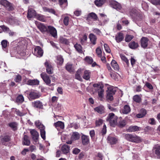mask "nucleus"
<instances>
[{
  "label": "nucleus",
  "instance_id": "dca6fc26",
  "mask_svg": "<svg viewBox=\"0 0 160 160\" xmlns=\"http://www.w3.org/2000/svg\"><path fill=\"white\" fill-rule=\"evenodd\" d=\"M36 15V12L34 9L30 8L28 9L27 16L28 18L31 19Z\"/></svg>",
  "mask_w": 160,
  "mask_h": 160
},
{
  "label": "nucleus",
  "instance_id": "6e6d98bb",
  "mask_svg": "<svg viewBox=\"0 0 160 160\" xmlns=\"http://www.w3.org/2000/svg\"><path fill=\"white\" fill-rule=\"evenodd\" d=\"M94 110L98 112L101 114L103 110V107L100 106L98 107L95 108Z\"/></svg>",
  "mask_w": 160,
  "mask_h": 160
},
{
  "label": "nucleus",
  "instance_id": "774afa93",
  "mask_svg": "<svg viewBox=\"0 0 160 160\" xmlns=\"http://www.w3.org/2000/svg\"><path fill=\"white\" fill-rule=\"evenodd\" d=\"M92 31L97 35H100V34L101 33V31L97 28H94L92 30Z\"/></svg>",
  "mask_w": 160,
  "mask_h": 160
},
{
  "label": "nucleus",
  "instance_id": "69168bd1",
  "mask_svg": "<svg viewBox=\"0 0 160 160\" xmlns=\"http://www.w3.org/2000/svg\"><path fill=\"white\" fill-rule=\"evenodd\" d=\"M0 27L2 29L3 32L9 31V28L5 26V25H1L0 26Z\"/></svg>",
  "mask_w": 160,
  "mask_h": 160
},
{
  "label": "nucleus",
  "instance_id": "4c0bfd02",
  "mask_svg": "<svg viewBox=\"0 0 160 160\" xmlns=\"http://www.w3.org/2000/svg\"><path fill=\"white\" fill-rule=\"evenodd\" d=\"M59 41V42L62 44L68 45L69 43V41H68V40L66 38L62 37H60Z\"/></svg>",
  "mask_w": 160,
  "mask_h": 160
},
{
  "label": "nucleus",
  "instance_id": "ddd939ff",
  "mask_svg": "<svg viewBox=\"0 0 160 160\" xmlns=\"http://www.w3.org/2000/svg\"><path fill=\"white\" fill-rule=\"evenodd\" d=\"M91 19L95 21L98 20V18L97 15L93 12L89 13L86 17V20L88 21H89Z\"/></svg>",
  "mask_w": 160,
  "mask_h": 160
},
{
  "label": "nucleus",
  "instance_id": "f257e3e1",
  "mask_svg": "<svg viewBox=\"0 0 160 160\" xmlns=\"http://www.w3.org/2000/svg\"><path fill=\"white\" fill-rule=\"evenodd\" d=\"M125 138L129 141L136 143H140L142 141L140 137L135 134H126L125 135Z\"/></svg>",
  "mask_w": 160,
  "mask_h": 160
},
{
  "label": "nucleus",
  "instance_id": "423d86ee",
  "mask_svg": "<svg viewBox=\"0 0 160 160\" xmlns=\"http://www.w3.org/2000/svg\"><path fill=\"white\" fill-rule=\"evenodd\" d=\"M47 32L49 33L54 38H57V31L53 26H48Z\"/></svg>",
  "mask_w": 160,
  "mask_h": 160
},
{
  "label": "nucleus",
  "instance_id": "e433bc0d",
  "mask_svg": "<svg viewBox=\"0 0 160 160\" xmlns=\"http://www.w3.org/2000/svg\"><path fill=\"white\" fill-rule=\"evenodd\" d=\"M106 0H95L94 3L98 7H101L106 2Z\"/></svg>",
  "mask_w": 160,
  "mask_h": 160
},
{
  "label": "nucleus",
  "instance_id": "9b49d317",
  "mask_svg": "<svg viewBox=\"0 0 160 160\" xmlns=\"http://www.w3.org/2000/svg\"><path fill=\"white\" fill-rule=\"evenodd\" d=\"M38 28L42 33L47 32L48 29V26L45 25L44 24L39 22L37 25Z\"/></svg>",
  "mask_w": 160,
  "mask_h": 160
},
{
  "label": "nucleus",
  "instance_id": "37998d69",
  "mask_svg": "<svg viewBox=\"0 0 160 160\" xmlns=\"http://www.w3.org/2000/svg\"><path fill=\"white\" fill-rule=\"evenodd\" d=\"M126 124V121L123 119L120 121L118 124V126L120 128H122L124 127Z\"/></svg>",
  "mask_w": 160,
  "mask_h": 160
},
{
  "label": "nucleus",
  "instance_id": "49530a36",
  "mask_svg": "<svg viewBox=\"0 0 160 160\" xmlns=\"http://www.w3.org/2000/svg\"><path fill=\"white\" fill-rule=\"evenodd\" d=\"M134 36L132 35L126 34L125 38V41L126 42H129L131 41L133 38Z\"/></svg>",
  "mask_w": 160,
  "mask_h": 160
},
{
  "label": "nucleus",
  "instance_id": "20e7f679",
  "mask_svg": "<svg viewBox=\"0 0 160 160\" xmlns=\"http://www.w3.org/2000/svg\"><path fill=\"white\" fill-rule=\"evenodd\" d=\"M116 90L113 87H108V90L107 91V98L110 101H112L113 99V95L115 94Z\"/></svg>",
  "mask_w": 160,
  "mask_h": 160
},
{
  "label": "nucleus",
  "instance_id": "393cba45",
  "mask_svg": "<svg viewBox=\"0 0 160 160\" xmlns=\"http://www.w3.org/2000/svg\"><path fill=\"white\" fill-rule=\"evenodd\" d=\"M43 11L45 12H48L51 13L53 14L56 16L58 15L55 10L52 8H50L47 7H43L42 8Z\"/></svg>",
  "mask_w": 160,
  "mask_h": 160
},
{
  "label": "nucleus",
  "instance_id": "f3484780",
  "mask_svg": "<svg viewBox=\"0 0 160 160\" xmlns=\"http://www.w3.org/2000/svg\"><path fill=\"white\" fill-rule=\"evenodd\" d=\"M89 38L91 43L93 45H95L96 44L97 38L94 34L92 33H90L89 36Z\"/></svg>",
  "mask_w": 160,
  "mask_h": 160
},
{
  "label": "nucleus",
  "instance_id": "13d9d810",
  "mask_svg": "<svg viewBox=\"0 0 160 160\" xmlns=\"http://www.w3.org/2000/svg\"><path fill=\"white\" fill-rule=\"evenodd\" d=\"M69 17L68 16L65 17L63 20V22L65 26H67L68 25Z\"/></svg>",
  "mask_w": 160,
  "mask_h": 160
},
{
  "label": "nucleus",
  "instance_id": "09e8293b",
  "mask_svg": "<svg viewBox=\"0 0 160 160\" xmlns=\"http://www.w3.org/2000/svg\"><path fill=\"white\" fill-rule=\"evenodd\" d=\"M96 53L98 57H101L102 56V52L101 47H98L96 50Z\"/></svg>",
  "mask_w": 160,
  "mask_h": 160
},
{
  "label": "nucleus",
  "instance_id": "3c124183",
  "mask_svg": "<svg viewBox=\"0 0 160 160\" xmlns=\"http://www.w3.org/2000/svg\"><path fill=\"white\" fill-rule=\"evenodd\" d=\"M152 128L151 127L147 126L144 129V132L146 134H148L152 131Z\"/></svg>",
  "mask_w": 160,
  "mask_h": 160
},
{
  "label": "nucleus",
  "instance_id": "cd10ccee",
  "mask_svg": "<svg viewBox=\"0 0 160 160\" xmlns=\"http://www.w3.org/2000/svg\"><path fill=\"white\" fill-rule=\"evenodd\" d=\"M122 111L123 114H127L131 111V108L128 105H126L124 106Z\"/></svg>",
  "mask_w": 160,
  "mask_h": 160
},
{
  "label": "nucleus",
  "instance_id": "0e129e2a",
  "mask_svg": "<svg viewBox=\"0 0 160 160\" xmlns=\"http://www.w3.org/2000/svg\"><path fill=\"white\" fill-rule=\"evenodd\" d=\"M104 90L103 88L100 89V91H98V96L99 98H102L103 96Z\"/></svg>",
  "mask_w": 160,
  "mask_h": 160
},
{
  "label": "nucleus",
  "instance_id": "680f3d73",
  "mask_svg": "<svg viewBox=\"0 0 160 160\" xmlns=\"http://www.w3.org/2000/svg\"><path fill=\"white\" fill-rule=\"evenodd\" d=\"M93 86L95 88H98L99 89H102L103 88V85L100 84V83H94L93 85Z\"/></svg>",
  "mask_w": 160,
  "mask_h": 160
},
{
  "label": "nucleus",
  "instance_id": "338daca9",
  "mask_svg": "<svg viewBox=\"0 0 160 160\" xmlns=\"http://www.w3.org/2000/svg\"><path fill=\"white\" fill-rule=\"evenodd\" d=\"M151 3L154 5H160V0H150Z\"/></svg>",
  "mask_w": 160,
  "mask_h": 160
},
{
  "label": "nucleus",
  "instance_id": "a878e982",
  "mask_svg": "<svg viewBox=\"0 0 160 160\" xmlns=\"http://www.w3.org/2000/svg\"><path fill=\"white\" fill-rule=\"evenodd\" d=\"M65 68L67 71L70 73L74 72V68L72 64L67 63L66 65Z\"/></svg>",
  "mask_w": 160,
  "mask_h": 160
},
{
  "label": "nucleus",
  "instance_id": "c03bdc74",
  "mask_svg": "<svg viewBox=\"0 0 160 160\" xmlns=\"http://www.w3.org/2000/svg\"><path fill=\"white\" fill-rule=\"evenodd\" d=\"M143 18V15L139 13L138 12L136 15V17H135V19H133L135 20H137L138 21L141 20Z\"/></svg>",
  "mask_w": 160,
  "mask_h": 160
},
{
  "label": "nucleus",
  "instance_id": "bb28decb",
  "mask_svg": "<svg viewBox=\"0 0 160 160\" xmlns=\"http://www.w3.org/2000/svg\"><path fill=\"white\" fill-rule=\"evenodd\" d=\"M70 147L68 145L64 144L61 147V150L64 154H67L69 152Z\"/></svg>",
  "mask_w": 160,
  "mask_h": 160
},
{
  "label": "nucleus",
  "instance_id": "603ef678",
  "mask_svg": "<svg viewBox=\"0 0 160 160\" xmlns=\"http://www.w3.org/2000/svg\"><path fill=\"white\" fill-rule=\"evenodd\" d=\"M9 126L14 130L17 129V124L16 122H13L10 123L9 124Z\"/></svg>",
  "mask_w": 160,
  "mask_h": 160
},
{
  "label": "nucleus",
  "instance_id": "4be33fe9",
  "mask_svg": "<svg viewBox=\"0 0 160 160\" xmlns=\"http://www.w3.org/2000/svg\"><path fill=\"white\" fill-rule=\"evenodd\" d=\"M82 144L83 145H88L89 142V139L88 136L82 135Z\"/></svg>",
  "mask_w": 160,
  "mask_h": 160
},
{
  "label": "nucleus",
  "instance_id": "72a5a7b5",
  "mask_svg": "<svg viewBox=\"0 0 160 160\" xmlns=\"http://www.w3.org/2000/svg\"><path fill=\"white\" fill-rule=\"evenodd\" d=\"M57 64L59 65H62L64 59L61 55H58L56 58Z\"/></svg>",
  "mask_w": 160,
  "mask_h": 160
},
{
  "label": "nucleus",
  "instance_id": "2eb2a0df",
  "mask_svg": "<svg viewBox=\"0 0 160 160\" xmlns=\"http://www.w3.org/2000/svg\"><path fill=\"white\" fill-rule=\"evenodd\" d=\"M110 4L112 7L118 11L120 10L122 8V7L120 4L117 2L112 1L111 2Z\"/></svg>",
  "mask_w": 160,
  "mask_h": 160
},
{
  "label": "nucleus",
  "instance_id": "f704fd0d",
  "mask_svg": "<svg viewBox=\"0 0 160 160\" xmlns=\"http://www.w3.org/2000/svg\"><path fill=\"white\" fill-rule=\"evenodd\" d=\"M111 65L112 68L115 70L118 71L119 70V66L117 62L114 60H112L111 62Z\"/></svg>",
  "mask_w": 160,
  "mask_h": 160
},
{
  "label": "nucleus",
  "instance_id": "8fccbe9b",
  "mask_svg": "<svg viewBox=\"0 0 160 160\" xmlns=\"http://www.w3.org/2000/svg\"><path fill=\"white\" fill-rule=\"evenodd\" d=\"M103 123V120L101 119H99L95 121V125L97 127H99Z\"/></svg>",
  "mask_w": 160,
  "mask_h": 160
},
{
  "label": "nucleus",
  "instance_id": "ea45409f",
  "mask_svg": "<svg viewBox=\"0 0 160 160\" xmlns=\"http://www.w3.org/2000/svg\"><path fill=\"white\" fill-rule=\"evenodd\" d=\"M36 18L37 20L41 21L42 22H45L46 21L45 16L43 15L38 14L36 16Z\"/></svg>",
  "mask_w": 160,
  "mask_h": 160
},
{
  "label": "nucleus",
  "instance_id": "0eeeda50",
  "mask_svg": "<svg viewBox=\"0 0 160 160\" xmlns=\"http://www.w3.org/2000/svg\"><path fill=\"white\" fill-rule=\"evenodd\" d=\"M43 51L41 47L39 46H36L34 49V55L38 57H41L43 56Z\"/></svg>",
  "mask_w": 160,
  "mask_h": 160
},
{
  "label": "nucleus",
  "instance_id": "e2e57ef3",
  "mask_svg": "<svg viewBox=\"0 0 160 160\" xmlns=\"http://www.w3.org/2000/svg\"><path fill=\"white\" fill-rule=\"evenodd\" d=\"M104 47L105 51L108 53H110L111 50L110 49L108 45L107 44H104Z\"/></svg>",
  "mask_w": 160,
  "mask_h": 160
},
{
  "label": "nucleus",
  "instance_id": "c756f323",
  "mask_svg": "<svg viewBox=\"0 0 160 160\" xmlns=\"http://www.w3.org/2000/svg\"><path fill=\"white\" fill-rule=\"evenodd\" d=\"M129 48L132 49L137 48L139 46L138 43L135 41H132L128 44Z\"/></svg>",
  "mask_w": 160,
  "mask_h": 160
},
{
  "label": "nucleus",
  "instance_id": "b1692460",
  "mask_svg": "<svg viewBox=\"0 0 160 160\" xmlns=\"http://www.w3.org/2000/svg\"><path fill=\"white\" fill-rule=\"evenodd\" d=\"M43 11L45 12H48L51 13L53 14L56 16L58 15L55 10L52 8H50L47 7H43L42 8Z\"/></svg>",
  "mask_w": 160,
  "mask_h": 160
},
{
  "label": "nucleus",
  "instance_id": "864d4df0",
  "mask_svg": "<svg viewBox=\"0 0 160 160\" xmlns=\"http://www.w3.org/2000/svg\"><path fill=\"white\" fill-rule=\"evenodd\" d=\"M87 38V35L85 34H84L82 38L80 39V42L82 44H84L85 42H86Z\"/></svg>",
  "mask_w": 160,
  "mask_h": 160
},
{
  "label": "nucleus",
  "instance_id": "79ce46f5",
  "mask_svg": "<svg viewBox=\"0 0 160 160\" xmlns=\"http://www.w3.org/2000/svg\"><path fill=\"white\" fill-rule=\"evenodd\" d=\"M74 46L76 50L78 52L80 53H83V51L82 50V47L80 44L77 43L74 45Z\"/></svg>",
  "mask_w": 160,
  "mask_h": 160
},
{
  "label": "nucleus",
  "instance_id": "5701e85b",
  "mask_svg": "<svg viewBox=\"0 0 160 160\" xmlns=\"http://www.w3.org/2000/svg\"><path fill=\"white\" fill-rule=\"evenodd\" d=\"M123 39V34L121 32H119L115 36V40L116 42L118 43L122 41Z\"/></svg>",
  "mask_w": 160,
  "mask_h": 160
},
{
  "label": "nucleus",
  "instance_id": "39448f33",
  "mask_svg": "<svg viewBox=\"0 0 160 160\" xmlns=\"http://www.w3.org/2000/svg\"><path fill=\"white\" fill-rule=\"evenodd\" d=\"M0 4L5 7L8 11H12L14 9L12 4L6 0H0Z\"/></svg>",
  "mask_w": 160,
  "mask_h": 160
},
{
  "label": "nucleus",
  "instance_id": "412c9836",
  "mask_svg": "<svg viewBox=\"0 0 160 160\" xmlns=\"http://www.w3.org/2000/svg\"><path fill=\"white\" fill-rule=\"evenodd\" d=\"M107 140L111 145L116 144L118 141L117 139L115 137L110 135L108 136Z\"/></svg>",
  "mask_w": 160,
  "mask_h": 160
},
{
  "label": "nucleus",
  "instance_id": "a19ab883",
  "mask_svg": "<svg viewBox=\"0 0 160 160\" xmlns=\"http://www.w3.org/2000/svg\"><path fill=\"white\" fill-rule=\"evenodd\" d=\"M82 71L81 69H78L76 72L75 75V78L81 81L82 79V78L80 76V74H81Z\"/></svg>",
  "mask_w": 160,
  "mask_h": 160
},
{
  "label": "nucleus",
  "instance_id": "2f4dec72",
  "mask_svg": "<svg viewBox=\"0 0 160 160\" xmlns=\"http://www.w3.org/2000/svg\"><path fill=\"white\" fill-rule=\"evenodd\" d=\"M54 126L56 128L59 127L60 128L63 129L64 128V123L62 121H58L54 123Z\"/></svg>",
  "mask_w": 160,
  "mask_h": 160
},
{
  "label": "nucleus",
  "instance_id": "7ed1b4c3",
  "mask_svg": "<svg viewBox=\"0 0 160 160\" xmlns=\"http://www.w3.org/2000/svg\"><path fill=\"white\" fill-rule=\"evenodd\" d=\"M41 95L36 90L30 91L28 95V98L31 101L39 98Z\"/></svg>",
  "mask_w": 160,
  "mask_h": 160
},
{
  "label": "nucleus",
  "instance_id": "6ab92c4d",
  "mask_svg": "<svg viewBox=\"0 0 160 160\" xmlns=\"http://www.w3.org/2000/svg\"><path fill=\"white\" fill-rule=\"evenodd\" d=\"M58 4L60 7L64 9L68 5V0H58Z\"/></svg>",
  "mask_w": 160,
  "mask_h": 160
},
{
  "label": "nucleus",
  "instance_id": "7c9ffc66",
  "mask_svg": "<svg viewBox=\"0 0 160 160\" xmlns=\"http://www.w3.org/2000/svg\"><path fill=\"white\" fill-rule=\"evenodd\" d=\"M91 72L88 70H85L82 77L84 79L88 80L90 78Z\"/></svg>",
  "mask_w": 160,
  "mask_h": 160
},
{
  "label": "nucleus",
  "instance_id": "052dcab7",
  "mask_svg": "<svg viewBox=\"0 0 160 160\" xmlns=\"http://www.w3.org/2000/svg\"><path fill=\"white\" fill-rule=\"evenodd\" d=\"M121 58L122 60L125 62L126 63L127 65L128 66L129 65V61L127 58L125 56L122 55L121 56Z\"/></svg>",
  "mask_w": 160,
  "mask_h": 160
},
{
  "label": "nucleus",
  "instance_id": "de8ad7c7",
  "mask_svg": "<svg viewBox=\"0 0 160 160\" xmlns=\"http://www.w3.org/2000/svg\"><path fill=\"white\" fill-rule=\"evenodd\" d=\"M134 101L137 103H140L141 101V97L138 95H135L133 97Z\"/></svg>",
  "mask_w": 160,
  "mask_h": 160
},
{
  "label": "nucleus",
  "instance_id": "f03ea898",
  "mask_svg": "<svg viewBox=\"0 0 160 160\" xmlns=\"http://www.w3.org/2000/svg\"><path fill=\"white\" fill-rule=\"evenodd\" d=\"M118 118V117L115 116L113 113H111L109 114L107 120L109 122L111 126L114 127L117 123Z\"/></svg>",
  "mask_w": 160,
  "mask_h": 160
},
{
  "label": "nucleus",
  "instance_id": "6e6552de",
  "mask_svg": "<svg viewBox=\"0 0 160 160\" xmlns=\"http://www.w3.org/2000/svg\"><path fill=\"white\" fill-rule=\"evenodd\" d=\"M44 65L46 68V72L48 74H50L53 73V68L49 62L46 61L44 63Z\"/></svg>",
  "mask_w": 160,
  "mask_h": 160
},
{
  "label": "nucleus",
  "instance_id": "4468645a",
  "mask_svg": "<svg viewBox=\"0 0 160 160\" xmlns=\"http://www.w3.org/2000/svg\"><path fill=\"white\" fill-rule=\"evenodd\" d=\"M30 132L32 139L34 141L36 142V141L38 140L39 136L38 133L34 129L31 130Z\"/></svg>",
  "mask_w": 160,
  "mask_h": 160
},
{
  "label": "nucleus",
  "instance_id": "a211bd4d",
  "mask_svg": "<svg viewBox=\"0 0 160 160\" xmlns=\"http://www.w3.org/2000/svg\"><path fill=\"white\" fill-rule=\"evenodd\" d=\"M141 130V128L137 126H129L127 129L129 132H135L139 131Z\"/></svg>",
  "mask_w": 160,
  "mask_h": 160
},
{
  "label": "nucleus",
  "instance_id": "a18cd8bd",
  "mask_svg": "<svg viewBox=\"0 0 160 160\" xmlns=\"http://www.w3.org/2000/svg\"><path fill=\"white\" fill-rule=\"evenodd\" d=\"M155 153L157 156L160 158V146H158L154 148Z\"/></svg>",
  "mask_w": 160,
  "mask_h": 160
},
{
  "label": "nucleus",
  "instance_id": "9d476101",
  "mask_svg": "<svg viewBox=\"0 0 160 160\" xmlns=\"http://www.w3.org/2000/svg\"><path fill=\"white\" fill-rule=\"evenodd\" d=\"M40 76L46 85L50 86H51L50 84L51 81L48 75L45 73H42L40 74Z\"/></svg>",
  "mask_w": 160,
  "mask_h": 160
},
{
  "label": "nucleus",
  "instance_id": "473e14b6",
  "mask_svg": "<svg viewBox=\"0 0 160 160\" xmlns=\"http://www.w3.org/2000/svg\"><path fill=\"white\" fill-rule=\"evenodd\" d=\"M129 14L132 19H135L137 14L138 12L134 8H131L129 9Z\"/></svg>",
  "mask_w": 160,
  "mask_h": 160
},
{
  "label": "nucleus",
  "instance_id": "bf43d9fd",
  "mask_svg": "<svg viewBox=\"0 0 160 160\" xmlns=\"http://www.w3.org/2000/svg\"><path fill=\"white\" fill-rule=\"evenodd\" d=\"M106 126L105 125H104L103 126V128L101 130L100 133L101 134L102 136H104L106 134Z\"/></svg>",
  "mask_w": 160,
  "mask_h": 160
},
{
  "label": "nucleus",
  "instance_id": "58836bf2",
  "mask_svg": "<svg viewBox=\"0 0 160 160\" xmlns=\"http://www.w3.org/2000/svg\"><path fill=\"white\" fill-rule=\"evenodd\" d=\"M80 138L79 134L78 132H74L72 133L71 138L72 140H75L78 139Z\"/></svg>",
  "mask_w": 160,
  "mask_h": 160
},
{
  "label": "nucleus",
  "instance_id": "5fc2aeb1",
  "mask_svg": "<svg viewBox=\"0 0 160 160\" xmlns=\"http://www.w3.org/2000/svg\"><path fill=\"white\" fill-rule=\"evenodd\" d=\"M85 60L89 64H92L93 62V60L92 58L88 56H87L85 58Z\"/></svg>",
  "mask_w": 160,
  "mask_h": 160
},
{
  "label": "nucleus",
  "instance_id": "4d7b16f0",
  "mask_svg": "<svg viewBox=\"0 0 160 160\" xmlns=\"http://www.w3.org/2000/svg\"><path fill=\"white\" fill-rule=\"evenodd\" d=\"M8 44V42L6 40H2L1 42V44L3 48H6Z\"/></svg>",
  "mask_w": 160,
  "mask_h": 160
},
{
  "label": "nucleus",
  "instance_id": "c9c22d12",
  "mask_svg": "<svg viewBox=\"0 0 160 160\" xmlns=\"http://www.w3.org/2000/svg\"><path fill=\"white\" fill-rule=\"evenodd\" d=\"M28 85H39V82L37 79H29L28 80Z\"/></svg>",
  "mask_w": 160,
  "mask_h": 160
},
{
  "label": "nucleus",
  "instance_id": "aec40b11",
  "mask_svg": "<svg viewBox=\"0 0 160 160\" xmlns=\"http://www.w3.org/2000/svg\"><path fill=\"white\" fill-rule=\"evenodd\" d=\"M1 142L2 144L6 145V142H9L10 140V137L8 135H6L1 137Z\"/></svg>",
  "mask_w": 160,
  "mask_h": 160
},
{
  "label": "nucleus",
  "instance_id": "c85d7f7f",
  "mask_svg": "<svg viewBox=\"0 0 160 160\" xmlns=\"http://www.w3.org/2000/svg\"><path fill=\"white\" fill-rule=\"evenodd\" d=\"M30 143V142L28 137L26 135H25L23 138V140L22 142V144L24 145L29 146Z\"/></svg>",
  "mask_w": 160,
  "mask_h": 160
},
{
  "label": "nucleus",
  "instance_id": "f8f14e48",
  "mask_svg": "<svg viewBox=\"0 0 160 160\" xmlns=\"http://www.w3.org/2000/svg\"><path fill=\"white\" fill-rule=\"evenodd\" d=\"M149 39L148 38L145 37H142L140 40V43L141 47L144 48H147L148 44Z\"/></svg>",
  "mask_w": 160,
  "mask_h": 160
},
{
  "label": "nucleus",
  "instance_id": "1a4fd4ad",
  "mask_svg": "<svg viewBox=\"0 0 160 160\" xmlns=\"http://www.w3.org/2000/svg\"><path fill=\"white\" fill-rule=\"evenodd\" d=\"M32 106L35 108L39 109H43V105L42 102L39 100H36L32 102Z\"/></svg>",
  "mask_w": 160,
  "mask_h": 160
}]
</instances>
